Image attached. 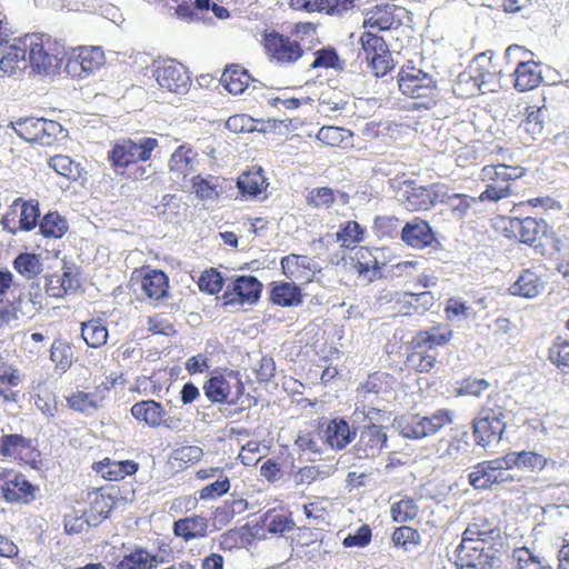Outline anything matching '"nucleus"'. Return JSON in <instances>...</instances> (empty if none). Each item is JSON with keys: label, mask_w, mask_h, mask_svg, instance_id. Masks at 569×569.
Returning <instances> with one entry per match:
<instances>
[{"label": "nucleus", "mask_w": 569, "mask_h": 569, "mask_svg": "<svg viewBox=\"0 0 569 569\" xmlns=\"http://www.w3.org/2000/svg\"><path fill=\"white\" fill-rule=\"evenodd\" d=\"M490 60L485 53L479 54L469 66V68L459 74L461 83H470L471 90L496 91L498 80L496 72L488 69Z\"/></svg>", "instance_id": "nucleus-17"}, {"label": "nucleus", "mask_w": 569, "mask_h": 569, "mask_svg": "<svg viewBox=\"0 0 569 569\" xmlns=\"http://www.w3.org/2000/svg\"><path fill=\"white\" fill-rule=\"evenodd\" d=\"M453 419L452 410L439 409L430 416H402L396 421V427L403 438L419 440L437 433L447 425L452 423Z\"/></svg>", "instance_id": "nucleus-6"}, {"label": "nucleus", "mask_w": 569, "mask_h": 569, "mask_svg": "<svg viewBox=\"0 0 569 569\" xmlns=\"http://www.w3.org/2000/svg\"><path fill=\"white\" fill-rule=\"evenodd\" d=\"M49 167L52 168L58 174L68 179H76L78 176V164L69 156L56 154L50 158Z\"/></svg>", "instance_id": "nucleus-58"}, {"label": "nucleus", "mask_w": 569, "mask_h": 569, "mask_svg": "<svg viewBox=\"0 0 569 569\" xmlns=\"http://www.w3.org/2000/svg\"><path fill=\"white\" fill-rule=\"evenodd\" d=\"M196 163V151L191 148H187L186 146L178 147L169 160V169L173 176L172 180H184L190 173L194 172Z\"/></svg>", "instance_id": "nucleus-27"}, {"label": "nucleus", "mask_w": 569, "mask_h": 569, "mask_svg": "<svg viewBox=\"0 0 569 569\" xmlns=\"http://www.w3.org/2000/svg\"><path fill=\"white\" fill-rule=\"evenodd\" d=\"M395 23L393 7L388 4L375 6L366 11L363 27L378 31L390 30Z\"/></svg>", "instance_id": "nucleus-35"}, {"label": "nucleus", "mask_w": 569, "mask_h": 569, "mask_svg": "<svg viewBox=\"0 0 569 569\" xmlns=\"http://www.w3.org/2000/svg\"><path fill=\"white\" fill-rule=\"evenodd\" d=\"M160 88L173 92L184 93L190 84V77L187 69L174 60L158 62L153 71Z\"/></svg>", "instance_id": "nucleus-16"}, {"label": "nucleus", "mask_w": 569, "mask_h": 569, "mask_svg": "<svg viewBox=\"0 0 569 569\" xmlns=\"http://www.w3.org/2000/svg\"><path fill=\"white\" fill-rule=\"evenodd\" d=\"M210 521L201 515H191L174 520L172 532L176 537L188 542L207 538L209 535Z\"/></svg>", "instance_id": "nucleus-22"}, {"label": "nucleus", "mask_w": 569, "mask_h": 569, "mask_svg": "<svg viewBox=\"0 0 569 569\" xmlns=\"http://www.w3.org/2000/svg\"><path fill=\"white\" fill-rule=\"evenodd\" d=\"M221 80L230 93L239 94L248 88L252 78L246 69L236 64L224 70Z\"/></svg>", "instance_id": "nucleus-38"}, {"label": "nucleus", "mask_w": 569, "mask_h": 569, "mask_svg": "<svg viewBox=\"0 0 569 569\" xmlns=\"http://www.w3.org/2000/svg\"><path fill=\"white\" fill-rule=\"evenodd\" d=\"M20 375L17 369L11 366H3L0 368V396L4 400L10 401L14 399V393L11 387H16L20 383Z\"/></svg>", "instance_id": "nucleus-55"}, {"label": "nucleus", "mask_w": 569, "mask_h": 569, "mask_svg": "<svg viewBox=\"0 0 569 569\" xmlns=\"http://www.w3.org/2000/svg\"><path fill=\"white\" fill-rule=\"evenodd\" d=\"M390 513L395 522L405 523L417 518L419 507L413 499L405 497L391 505Z\"/></svg>", "instance_id": "nucleus-49"}, {"label": "nucleus", "mask_w": 569, "mask_h": 569, "mask_svg": "<svg viewBox=\"0 0 569 569\" xmlns=\"http://www.w3.org/2000/svg\"><path fill=\"white\" fill-rule=\"evenodd\" d=\"M469 442L467 432L455 436L450 440H440L437 451L442 459L456 460L469 452Z\"/></svg>", "instance_id": "nucleus-41"}, {"label": "nucleus", "mask_w": 569, "mask_h": 569, "mask_svg": "<svg viewBox=\"0 0 569 569\" xmlns=\"http://www.w3.org/2000/svg\"><path fill=\"white\" fill-rule=\"evenodd\" d=\"M398 86L403 94L422 100L416 103L417 107L431 109L436 106L438 96L436 81L429 73L415 66L407 64L401 68L398 74Z\"/></svg>", "instance_id": "nucleus-5"}, {"label": "nucleus", "mask_w": 569, "mask_h": 569, "mask_svg": "<svg viewBox=\"0 0 569 569\" xmlns=\"http://www.w3.org/2000/svg\"><path fill=\"white\" fill-rule=\"evenodd\" d=\"M507 229L515 238H518L521 242L528 244L535 243L541 232L540 223L531 217L523 219L510 218Z\"/></svg>", "instance_id": "nucleus-33"}, {"label": "nucleus", "mask_w": 569, "mask_h": 569, "mask_svg": "<svg viewBox=\"0 0 569 569\" xmlns=\"http://www.w3.org/2000/svg\"><path fill=\"white\" fill-rule=\"evenodd\" d=\"M499 395L489 396L473 419L472 429L477 445L487 448L498 443L506 429V410L500 405Z\"/></svg>", "instance_id": "nucleus-2"}, {"label": "nucleus", "mask_w": 569, "mask_h": 569, "mask_svg": "<svg viewBox=\"0 0 569 569\" xmlns=\"http://www.w3.org/2000/svg\"><path fill=\"white\" fill-rule=\"evenodd\" d=\"M360 43L366 54V59L386 52L388 47L382 37H379L371 31L363 32L360 37Z\"/></svg>", "instance_id": "nucleus-59"}, {"label": "nucleus", "mask_w": 569, "mask_h": 569, "mask_svg": "<svg viewBox=\"0 0 569 569\" xmlns=\"http://www.w3.org/2000/svg\"><path fill=\"white\" fill-rule=\"evenodd\" d=\"M14 132L28 142H37L40 144V118H20L12 122Z\"/></svg>", "instance_id": "nucleus-50"}, {"label": "nucleus", "mask_w": 569, "mask_h": 569, "mask_svg": "<svg viewBox=\"0 0 569 569\" xmlns=\"http://www.w3.org/2000/svg\"><path fill=\"white\" fill-rule=\"evenodd\" d=\"M262 526L269 532L283 533L292 529L293 521L286 513L269 510L262 518Z\"/></svg>", "instance_id": "nucleus-54"}, {"label": "nucleus", "mask_w": 569, "mask_h": 569, "mask_svg": "<svg viewBox=\"0 0 569 569\" xmlns=\"http://www.w3.org/2000/svg\"><path fill=\"white\" fill-rule=\"evenodd\" d=\"M280 266L284 276L292 280L309 281L319 271L317 262L308 256L290 253L282 257Z\"/></svg>", "instance_id": "nucleus-21"}, {"label": "nucleus", "mask_w": 569, "mask_h": 569, "mask_svg": "<svg viewBox=\"0 0 569 569\" xmlns=\"http://www.w3.org/2000/svg\"><path fill=\"white\" fill-rule=\"evenodd\" d=\"M263 42L269 59L281 66L293 63L303 54V50L298 41L291 40L278 32L267 33Z\"/></svg>", "instance_id": "nucleus-15"}, {"label": "nucleus", "mask_w": 569, "mask_h": 569, "mask_svg": "<svg viewBox=\"0 0 569 569\" xmlns=\"http://www.w3.org/2000/svg\"><path fill=\"white\" fill-rule=\"evenodd\" d=\"M104 63V53L99 47L81 48L79 53L69 60L67 68L73 74L88 76Z\"/></svg>", "instance_id": "nucleus-24"}, {"label": "nucleus", "mask_w": 569, "mask_h": 569, "mask_svg": "<svg viewBox=\"0 0 569 569\" xmlns=\"http://www.w3.org/2000/svg\"><path fill=\"white\" fill-rule=\"evenodd\" d=\"M363 239V230L357 221H348L346 226L337 232V240L342 242L346 248H353L356 243Z\"/></svg>", "instance_id": "nucleus-57"}, {"label": "nucleus", "mask_w": 569, "mask_h": 569, "mask_svg": "<svg viewBox=\"0 0 569 569\" xmlns=\"http://www.w3.org/2000/svg\"><path fill=\"white\" fill-rule=\"evenodd\" d=\"M40 137L43 140H40L41 146H50L53 141L63 132L62 126L53 120H47L40 118Z\"/></svg>", "instance_id": "nucleus-64"}, {"label": "nucleus", "mask_w": 569, "mask_h": 569, "mask_svg": "<svg viewBox=\"0 0 569 569\" xmlns=\"http://www.w3.org/2000/svg\"><path fill=\"white\" fill-rule=\"evenodd\" d=\"M289 4L295 10L326 12L337 17H343L353 8L359 7L357 0H290Z\"/></svg>", "instance_id": "nucleus-20"}, {"label": "nucleus", "mask_w": 569, "mask_h": 569, "mask_svg": "<svg viewBox=\"0 0 569 569\" xmlns=\"http://www.w3.org/2000/svg\"><path fill=\"white\" fill-rule=\"evenodd\" d=\"M545 289L541 276L531 269L523 270L518 279L509 287V292L526 299L539 296Z\"/></svg>", "instance_id": "nucleus-28"}, {"label": "nucleus", "mask_w": 569, "mask_h": 569, "mask_svg": "<svg viewBox=\"0 0 569 569\" xmlns=\"http://www.w3.org/2000/svg\"><path fill=\"white\" fill-rule=\"evenodd\" d=\"M12 300L10 303L16 312V316L20 320L23 317L32 318L40 309V306L34 300L36 296L31 293L19 292L17 296L11 295Z\"/></svg>", "instance_id": "nucleus-51"}, {"label": "nucleus", "mask_w": 569, "mask_h": 569, "mask_svg": "<svg viewBox=\"0 0 569 569\" xmlns=\"http://www.w3.org/2000/svg\"><path fill=\"white\" fill-rule=\"evenodd\" d=\"M101 400L96 395L86 393L83 391L73 392L67 398V403L70 409L92 415L100 408Z\"/></svg>", "instance_id": "nucleus-48"}, {"label": "nucleus", "mask_w": 569, "mask_h": 569, "mask_svg": "<svg viewBox=\"0 0 569 569\" xmlns=\"http://www.w3.org/2000/svg\"><path fill=\"white\" fill-rule=\"evenodd\" d=\"M0 455L28 465L34 470H39L42 467L40 451L32 443L31 439L22 435H3L0 438Z\"/></svg>", "instance_id": "nucleus-9"}, {"label": "nucleus", "mask_w": 569, "mask_h": 569, "mask_svg": "<svg viewBox=\"0 0 569 569\" xmlns=\"http://www.w3.org/2000/svg\"><path fill=\"white\" fill-rule=\"evenodd\" d=\"M198 286L201 291L214 295L222 289L223 278L213 269L207 270L199 278Z\"/></svg>", "instance_id": "nucleus-61"}, {"label": "nucleus", "mask_w": 569, "mask_h": 569, "mask_svg": "<svg viewBox=\"0 0 569 569\" xmlns=\"http://www.w3.org/2000/svg\"><path fill=\"white\" fill-rule=\"evenodd\" d=\"M196 194L201 199H214L218 196L217 179L214 177L201 178L200 176L192 178Z\"/></svg>", "instance_id": "nucleus-62"}, {"label": "nucleus", "mask_w": 569, "mask_h": 569, "mask_svg": "<svg viewBox=\"0 0 569 569\" xmlns=\"http://www.w3.org/2000/svg\"><path fill=\"white\" fill-rule=\"evenodd\" d=\"M391 539L395 546L401 547L405 551H410L413 547L420 546L422 540L420 532L409 526L396 528Z\"/></svg>", "instance_id": "nucleus-53"}, {"label": "nucleus", "mask_w": 569, "mask_h": 569, "mask_svg": "<svg viewBox=\"0 0 569 569\" xmlns=\"http://www.w3.org/2000/svg\"><path fill=\"white\" fill-rule=\"evenodd\" d=\"M50 359L57 370L66 372L72 366L73 350L66 340L57 339L51 345Z\"/></svg>", "instance_id": "nucleus-44"}, {"label": "nucleus", "mask_w": 569, "mask_h": 569, "mask_svg": "<svg viewBox=\"0 0 569 569\" xmlns=\"http://www.w3.org/2000/svg\"><path fill=\"white\" fill-rule=\"evenodd\" d=\"M39 217V203L23 201L21 204L19 229L22 231H31L38 224Z\"/></svg>", "instance_id": "nucleus-56"}, {"label": "nucleus", "mask_w": 569, "mask_h": 569, "mask_svg": "<svg viewBox=\"0 0 569 569\" xmlns=\"http://www.w3.org/2000/svg\"><path fill=\"white\" fill-rule=\"evenodd\" d=\"M511 465V468H518L520 470L538 473L543 469L556 466V461L545 457L535 451H512L507 453V462Z\"/></svg>", "instance_id": "nucleus-25"}, {"label": "nucleus", "mask_w": 569, "mask_h": 569, "mask_svg": "<svg viewBox=\"0 0 569 569\" xmlns=\"http://www.w3.org/2000/svg\"><path fill=\"white\" fill-rule=\"evenodd\" d=\"M39 487L20 472L6 471L0 475V493L7 502L29 505L36 499Z\"/></svg>", "instance_id": "nucleus-12"}, {"label": "nucleus", "mask_w": 569, "mask_h": 569, "mask_svg": "<svg viewBox=\"0 0 569 569\" xmlns=\"http://www.w3.org/2000/svg\"><path fill=\"white\" fill-rule=\"evenodd\" d=\"M270 299L281 307H295L302 303L301 289L295 282H274Z\"/></svg>", "instance_id": "nucleus-34"}, {"label": "nucleus", "mask_w": 569, "mask_h": 569, "mask_svg": "<svg viewBox=\"0 0 569 569\" xmlns=\"http://www.w3.org/2000/svg\"><path fill=\"white\" fill-rule=\"evenodd\" d=\"M388 437L383 428L378 425H369L363 427L359 439L353 447V455L358 459H372L380 455L381 450L387 447Z\"/></svg>", "instance_id": "nucleus-18"}, {"label": "nucleus", "mask_w": 569, "mask_h": 569, "mask_svg": "<svg viewBox=\"0 0 569 569\" xmlns=\"http://www.w3.org/2000/svg\"><path fill=\"white\" fill-rule=\"evenodd\" d=\"M511 469L507 455L489 461L478 463L469 473V482L476 489H488L492 485L511 482L513 477L508 472Z\"/></svg>", "instance_id": "nucleus-10"}, {"label": "nucleus", "mask_w": 569, "mask_h": 569, "mask_svg": "<svg viewBox=\"0 0 569 569\" xmlns=\"http://www.w3.org/2000/svg\"><path fill=\"white\" fill-rule=\"evenodd\" d=\"M523 174L525 169L519 166L513 167L503 163L485 166L481 169V177L487 184L480 193L479 200L497 202L510 197L513 193V181Z\"/></svg>", "instance_id": "nucleus-4"}, {"label": "nucleus", "mask_w": 569, "mask_h": 569, "mask_svg": "<svg viewBox=\"0 0 569 569\" xmlns=\"http://www.w3.org/2000/svg\"><path fill=\"white\" fill-rule=\"evenodd\" d=\"M528 54L531 53L518 44H511L506 50V57L508 59L511 60L517 56H520L521 58L517 62V68L513 72L515 88L519 91H527L538 87L542 79L539 64L531 60H525Z\"/></svg>", "instance_id": "nucleus-13"}, {"label": "nucleus", "mask_w": 569, "mask_h": 569, "mask_svg": "<svg viewBox=\"0 0 569 569\" xmlns=\"http://www.w3.org/2000/svg\"><path fill=\"white\" fill-rule=\"evenodd\" d=\"M158 146V140L154 138L126 139L113 146L109 159L117 169L127 168L138 161H148Z\"/></svg>", "instance_id": "nucleus-8"}, {"label": "nucleus", "mask_w": 569, "mask_h": 569, "mask_svg": "<svg viewBox=\"0 0 569 569\" xmlns=\"http://www.w3.org/2000/svg\"><path fill=\"white\" fill-rule=\"evenodd\" d=\"M437 353L425 349L411 348L407 356L406 365L418 372H429L436 365Z\"/></svg>", "instance_id": "nucleus-47"}, {"label": "nucleus", "mask_w": 569, "mask_h": 569, "mask_svg": "<svg viewBox=\"0 0 569 569\" xmlns=\"http://www.w3.org/2000/svg\"><path fill=\"white\" fill-rule=\"evenodd\" d=\"M333 473L330 465H310L300 468L295 473V481L298 485H311L315 481L325 480Z\"/></svg>", "instance_id": "nucleus-43"}, {"label": "nucleus", "mask_w": 569, "mask_h": 569, "mask_svg": "<svg viewBox=\"0 0 569 569\" xmlns=\"http://www.w3.org/2000/svg\"><path fill=\"white\" fill-rule=\"evenodd\" d=\"M116 507V501L111 495L98 491L88 493V507L82 508L88 517V527H97L107 518Z\"/></svg>", "instance_id": "nucleus-23"}, {"label": "nucleus", "mask_w": 569, "mask_h": 569, "mask_svg": "<svg viewBox=\"0 0 569 569\" xmlns=\"http://www.w3.org/2000/svg\"><path fill=\"white\" fill-rule=\"evenodd\" d=\"M94 470L101 476L111 481L123 479L126 476H130L137 472L138 463L133 460L116 461L109 458L102 461L96 462L93 466Z\"/></svg>", "instance_id": "nucleus-30"}, {"label": "nucleus", "mask_w": 569, "mask_h": 569, "mask_svg": "<svg viewBox=\"0 0 569 569\" xmlns=\"http://www.w3.org/2000/svg\"><path fill=\"white\" fill-rule=\"evenodd\" d=\"M512 559L519 569H545L550 566L545 556L527 547L516 548Z\"/></svg>", "instance_id": "nucleus-42"}, {"label": "nucleus", "mask_w": 569, "mask_h": 569, "mask_svg": "<svg viewBox=\"0 0 569 569\" xmlns=\"http://www.w3.org/2000/svg\"><path fill=\"white\" fill-rule=\"evenodd\" d=\"M401 240L415 249H425L437 242L429 222L420 217H415L402 227Z\"/></svg>", "instance_id": "nucleus-19"}, {"label": "nucleus", "mask_w": 569, "mask_h": 569, "mask_svg": "<svg viewBox=\"0 0 569 569\" xmlns=\"http://www.w3.org/2000/svg\"><path fill=\"white\" fill-rule=\"evenodd\" d=\"M130 411L134 419L144 422L150 428L160 427L162 425V416L166 415L162 405L152 399L134 403Z\"/></svg>", "instance_id": "nucleus-29"}, {"label": "nucleus", "mask_w": 569, "mask_h": 569, "mask_svg": "<svg viewBox=\"0 0 569 569\" xmlns=\"http://www.w3.org/2000/svg\"><path fill=\"white\" fill-rule=\"evenodd\" d=\"M262 283L253 276H239L228 284L221 299L224 306L254 305L261 295Z\"/></svg>", "instance_id": "nucleus-14"}, {"label": "nucleus", "mask_w": 569, "mask_h": 569, "mask_svg": "<svg viewBox=\"0 0 569 569\" xmlns=\"http://www.w3.org/2000/svg\"><path fill=\"white\" fill-rule=\"evenodd\" d=\"M549 360L562 372H569V342L552 345L549 349Z\"/></svg>", "instance_id": "nucleus-60"}, {"label": "nucleus", "mask_w": 569, "mask_h": 569, "mask_svg": "<svg viewBox=\"0 0 569 569\" xmlns=\"http://www.w3.org/2000/svg\"><path fill=\"white\" fill-rule=\"evenodd\" d=\"M30 42H32V46L28 48V66L40 74H54L62 62V49L56 48L51 51L50 39L48 38L43 42L42 38L37 34L30 36Z\"/></svg>", "instance_id": "nucleus-11"}, {"label": "nucleus", "mask_w": 569, "mask_h": 569, "mask_svg": "<svg viewBox=\"0 0 569 569\" xmlns=\"http://www.w3.org/2000/svg\"><path fill=\"white\" fill-rule=\"evenodd\" d=\"M247 508L248 502L242 498L227 499L214 509L213 520L219 527L227 526L237 515L244 512Z\"/></svg>", "instance_id": "nucleus-39"}, {"label": "nucleus", "mask_w": 569, "mask_h": 569, "mask_svg": "<svg viewBox=\"0 0 569 569\" xmlns=\"http://www.w3.org/2000/svg\"><path fill=\"white\" fill-rule=\"evenodd\" d=\"M503 555L500 528L477 517L462 532L455 550V565L457 569H501Z\"/></svg>", "instance_id": "nucleus-1"}, {"label": "nucleus", "mask_w": 569, "mask_h": 569, "mask_svg": "<svg viewBox=\"0 0 569 569\" xmlns=\"http://www.w3.org/2000/svg\"><path fill=\"white\" fill-rule=\"evenodd\" d=\"M355 437L356 428L342 418L330 420L323 432L325 442L333 450L345 449Z\"/></svg>", "instance_id": "nucleus-26"}, {"label": "nucleus", "mask_w": 569, "mask_h": 569, "mask_svg": "<svg viewBox=\"0 0 569 569\" xmlns=\"http://www.w3.org/2000/svg\"><path fill=\"white\" fill-rule=\"evenodd\" d=\"M12 266L13 269L27 280L34 279L43 270L41 257L31 252L19 253L14 258Z\"/></svg>", "instance_id": "nucleus-37"}, {"label": "nucleus", "mask_w": 569, "mask_h": 569, "mask_svg": "<svg viewBox=\"0 0 569 569\" xmlns=\"http://www.w3.org/2000/svg\"><path fill=\"white\" fill-rule=\"evenodd\" d=\"M452 338V331L446 328H431L429 330L419 331L411 340V348L425 349L435 352L438 346L447 345Z\"/></svg>", "instance_id": "nucleus-31"}, {"label": "nucleus", "mask_w": 569, "mask_h": 569, "mask_svg": "<svg viewBox=\"0 0 569 569\" xmlns=\"http://www.w3.org/2000/svg\"><path fill=\"white\" fill-rule=\"evenodd\" d=\"M351 137L352 132L350 130L333 126L322 127L317 133L319 141L331 147L346 146V141L350 140Z\"/></svg>", "instance_id": "nucleus-52"}, {"label": "nucleus", "mask_w": 569, "mask_h": 569, "mask_svg": "<svg viewBox=\"0 0 569 569\" xmlns=\"http://www.w3.org/2000/svg\"><path fill=\"white\" fill-rule=\"evenodd\" d=\"M168 277L160 270L147 272L141 280V289L144 295L153 300H159L167 295Z\"/></svg>", "instance_id": "nucleus-36"}, {"label": "nucleus", "mask_w": 569, "mask_h": 569, "mask_svg": "<svg viewBox=\"0 0 569 569\" xmlns=\"http://www.w3.org/2000/svg\"><path fill=\"white\" fill-rule=\"evenodd\" d=\"M202 389L204 396L212 403L236 405L244 392L240 375L233 370L223 375L212 376L204 382Z\"/></svg>", "instance_id": "nucleus-7"}, {"label": "nucleus", "mask_w": 569, "mask_h": 569, "mask_svg": "<svg viewBox=\"0 0 569 569\" xmlns=\"http://www.w3.org/2000/svg\"><path fill=\"white\" fill-rule=\"evenodd\" d=\"M81 337L90 348L102 347L108 339V330L97 320L81 323Z\"/></svg>", "instance_id": "nucleus-46"}, {"label": "nucleus", "mask_w": 569, "mask_h": 569, "mask_svg": "<svg viewBox=\"0 0 569 569\" xmlns=\"http://www.w3.org/2000/svg\"><path fill=\"white\" fill-rule=\"evenodd\" d=\"M161 560L158 555H152L147 549L136 548L122 557L117 569H156Z\"/></svg>", "instance_id": "nucleus-32"}, {"label": "nucleus", "mask_w": 569, "mask_h": 569, "mask_svg": "<svg viewBox=\"0 0 569 569\" xmlns=\"http://www.w3.org/2000/svg\"><path fill=\"white\" fill-rule=\"evenodd\" d=\"M39 229L43 237L59 239L67 232L68 223L58 212H48L39 222Z\"/></svg>", "instance_id": "nucleus-45"}, {"label": "nucleus", "mask_w": 569, "mask_h": 569, "mask_svg": "<svg viewBox=\"0 0 569 569\" xmlns=\"http://www.w3.org/2000/svg\"><path fill=\"white\" fill-rule=\"evenodd\" d=\"M230 489V481L228 477H220L216 481L207 485L199 491L201 500L216 499L227 493Z\"/></svg>", "instance_id": "nucleus-63"}, {"label": "nucleus", "mask_w": 569, "mask_h": 569, "mask_svg": "<svg viewBox=\"0 0 569 569\" xmlns=\"http://www.w3.org/2000/svg\"><path fill=\"white\" fill-rule=\"evenodd\" d=\"M266 177L262 173V169L258 168L243 172L239 178L237 186L243 196L257 197L267 187Z\"/></svg>", "instance_id": "nucleus-40"}, {"label": "nucleus", "mask_w": 569, "mask_h": 569, "mask_svg": "<svg viewBox=\"0 0 569 569\" xmlns=\"http://www.w3.org/2000/svg\"><path fill=\"white\" fill-rule=\"evenodd\" d=\"M401 197L409 211H426L437 203L452 206L455 200L461 201L462 198L459 193H451L446 184L431 183L429 186H421L413 180L403 181Z\"/></svg>", "instance_id": "nucleus-3"}]
</instances>
